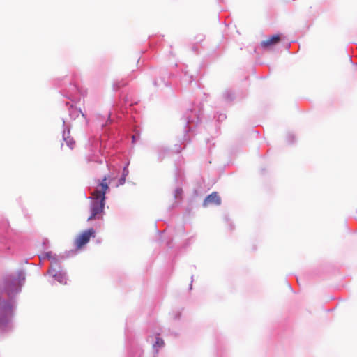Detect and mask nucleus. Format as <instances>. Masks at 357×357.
<instances>
[{"instance_id": "obj_8", "label": "nucleus", "mask_w": 357, "mask_h": 357, "mask_svg": "<svg viewBox=\"0 0 357 357\" xmlns=\"http://www.w3.org/2000/svg\"><path fill=\"white\" fill-rule=\"evenodd\" d=\"M65 141L67 144V145L72 149H73L75 144V142L73 140V139L72 138H70V137H67L65 139Z\"/></svg>"}, {"instance_id": "obj_11", "label": "nucleus", "mask_w": 357, "mask_h": 357, "mask_svg": "<svg viewBox=\"0 0 357 357\" xmlns=\"http://www.w3.org/2000/svg\"><path fill=\"white\" fill-rule=\"evenodd\" d=\"M45 255H46L47 257L50 258V257H51V253L50 252H47Z\"/></svg>"}, {"instance_id": "obj_6", "label": "nucleus", "mask_w": 357, "mask_h": 357, "mask_svg": "<svg viewBox=\"0 0 357 357\" xmlns=\"http://www.w3.org/2000/svg\"><path fill=\"white\" fill-rule=\"evenodd\" d=\"M280 40V37L278 35H273L267 39L261 41V45L264 48L269 47L278 43Z\"/></svg>"}, {"instance_id": "obj_9", "label": "nucleus", "mask_w": 357, "mask_h": 357, "mask_svg": "<svg viewBox=\"0 0 357 357\" xmlns=\"http://www.w3.org/2000/svg\"><path fill=\"white\" fill-rule=\"evenodd\" d=\"M126 181V177L123 176L119 179V185H123L124 184Z\"/></svg>"}, {"instance_id": "obj_1", "label": "nucleus", "mask_w": 357, "mask_h": 357, "mask_svg": "<svg viewBox=\"0 0 357 357\" xmlns=\"http://www.w3.org/2000/svg\"><path fill=\"white\" fill-rule=\"evenodd\" d=\"M107 178L105 177L102 181L96 188L92 193L93 201L91 206V215L88 218V220L96 219L98 215L102 213L105 207V192L109 187L107 183Z\"/></svg>"}, {"instance_id": "obj_5", "label": "nucleus", "mask_w": 357, "mask_h": 357, "mask_svg": "<svg viewBox=\"0 0 357 357\" xmlns=\"http://www.w3.org/2000/svg\"><path fill=\"white\" fill-rule=\"evenodd\" d=\"M49 274L52 275L56 280H57L61 284H66L67 280L66 275L60 271H57L56 269L51 268L48 271Z\"/></svg>"}, {"instance_id": "obj_3", "label": "nucleus", "mask_w": 357, "mask_h": 357, "mask_svg": "<svg viewBox=\"0 0 357 357\" xmlns=\"http://www.w3.org/2000/svg\"><path fill=\"white\" fill-rule=\"evenodd\" d=\"M95 236L96 231L93 228L85 230L75 238L74 245L77 250H80L89 242L91 238H94Z\"/></svg>"}, {"instance_id": "obj_2", "label": "nucleus", "mask_w": 357, "mask_h": 357, "mask_svg": "<svg viewBox=\"0 0 357 357\" xmlns=\"http://www.w3.org/2000/svg\"><path fill=\"white\" fill-rule=\"evenodd\" d=\"M12 317V305L10 302L0 297V327L6 326Z\"/></svg>"}, {"instance_id": "obj_10", "label": "nucleus", "mask_w": 357, "mask_h": 357, "mask_svg": "<svg viewBox=\"0 0 357 357\" xmlns=\"http://www.w3.org/2000/svg\"><path fill=\"white\" fill-rule=\"evenodd\" d=\"M128 174V170L127 169L126 167H124L123 172V176L126 177Z\"/></svg>"}, {"instance_id": "obj_4", "label": "nucleus", "mask_w": 357, "mask_h": 357, "mask_svg": "<svg viewBox=\"0 0 357 357\" xmlns=\"http://www.w3.org/2000/svg\"><path fill=\"white\" fill-rule=\"evenodd\" d=\"M220 203L221 199L218 192H213L205 198L203 202V206L206 207L211 204L220 205Z\"/></svg>"}, {"instance_id": "obj_7", "label": "nucleus", "mask_w": 357, "mask_h": 357, "mask_svg": "<svg viewBox=\"0 0 357 357\" xmlns=\"http://www.w3.org/2000/svg\"><path fill=\"white\" fill-rule=\"evenodd\" d=\"M164 344H165V343H164L163 340L159 337H157L155 342L153 344V347L154 348H160V347H163Z\"/></svg>"}]
</instances>
